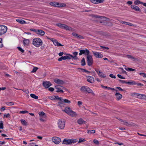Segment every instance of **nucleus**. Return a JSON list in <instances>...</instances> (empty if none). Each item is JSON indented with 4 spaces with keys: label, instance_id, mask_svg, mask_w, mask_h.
Returning <instances> with one entry per match:
<instances>
[{
    "label": "nucleus",
    "instance_id": "f257e3e1",
    "mask_svg": "<svg viewBox=\"0 0 146 146\" xmlns=\"http://www.w3.org/2000/svg\"><path fill=\"white\" fill-rule=\"evenodd\" d=\"M43 43L41 39L38 38H35L33 40V44L36 47H38L42 45Z\"/></svg>",
    "mask_w": 146,
    "mask_h": 146
},
{
    "label": "nucleus",
    "instance_id": "f03ea898",
    "mask_svg": "<svg viewBox=\"0 0 146 146\" xmlns=\"http://www.w3.org/2000/svg\"><path fill=\"white\" fill-rule=\"evenodd\" d=\"M63 111L72 117H75L77 115L76 113L72 110L69 107H66Z\"/></svg>",
    "mask_w": 146,
    "mask_h": 146
},
{
    "label": "nucleus",
    "instance_id": "7ed1b4c3",
    "mask_svg": "<svg viewBox=\"0 0 146 146\" xmlns=\"http://www.w3.org/2000/svg\"><path fill=\"white\" fill-rule=\"evenodd\" d=\"M86 61L88 65L91 66L93 63V59L92 56L89 54L86 56Z\"/></svg>",
    "mask_w": 146,
    "mask_h": 146
},
{
    "label": "nucleus",
    "instance_id": "20e7f679",
    "mask_svg": "<svg viewBox=\"0 0 146 146\" xmlns=\"http://www.w3.org/2000/svg\"><path fill=\"white\" fill-rule=\"evenodd\" d=\"M56 25L60 28L62 29H64L66 30L70 31L71 30L72 28L70 27H69L68 26L66 25L65 24H61V23H58L56 24Z\"/></svg>",
    "mask_w": 146,
    "mask_h": 146
},
{
    "label": "nucleus",
    "instance_id": "39448f33",
    "mask_svg": "<svg viewBox=\"0 0 146 146\" xmlns=\"http://www.w3.org/2000/svg\"><path fill=\"white\" fill-rule=\"evenodd\" d=\"M7 29V27L4 25H0V35L6 33Z\"/></svg>",
    "mask_w": 146,
    "mask_h": 146
},
{
    "label": "nucleus",
    "instance_id": "423d86ee",
    "mask_svg": "<svg viewBox=\"0 0 146 146\" xmlns=\"http://www.w3.org/2000/svg\"><path fill=\"white\" fill-rule=\"evenodd\" d=\"M58 127L60 129H63L65 126V122L64 121H62L61 119H59L58 123Z\"/></svg>",
    "mask_w": 146,
    "mask_h": 146
},
{
    "label": "nucleus",
    "instance_id": "0eeeda50",
    "mask_svg": "<svg viewBox=\"0 0 146 146\" xmlns=\"http://www.w3.org/2000/svg\"><path fill=\"white\" fill-rule=\"evenodd\" d=\"M79 55H81L83 54L86 55V56L89 54L90 51L88 49L81 50H80Z\"/></svg>",
    "mask_w": 146,
    "mask_h": 146
},
{
    "label": "nucleus",
    "instance_id": "6e6552de",
    "mask_svg": "<svg viewBox=\"0 0 146 146\" xmlns=\"http://www.w3.org/2000/svg\"><path fill=\"white\" fill-rule=\"evenodd\" d=\"M52 141L56 144H58L60 142L61 139L58 137H54L52 139Z\"/></svg>",
    "mask_w": 146,
    "mask_h": 146
},
{
    "label": "nucleus",
    "instance_id": "1a4fd4ad",
    "mask_svg": "<svg viewBox=\"0 0 146 146\" xmlns=\"http://www.w3.org/2000/svg\"><path fill=\"white\" fill-rule=\"evenodd\" d=\"M92 52L96 58H101L103 57L102 54L100 52L94 51H93Z\"/></svg>",
    "mask_w": 146,
    "mask_h": 146
},
{
    "label": "nucleus",
    "instance_id": "9d476101",
    "mask_svg": "<svg viewBox=\"0 0 146 146\" xmlns=\"http://www.w3.org/2000/svg\"><path fill=\"white\" fill-rule=\"evenodd\" d=\"M95 70L100 77L102 78H104L106 77V74L101 72L100 70L98 69H95Z\"/></svg>",
    "mask_w": 146,
    "mask_h": 146
},
{
    "label": "nucleus",
    "instance_id": "9b49d317",
    "mask_svg": "<svg viewBox=\"0 0 146 146\" xmlns=\"http://www.w3.org/2000/svg\"><path fill=\"white\" fill-rule=\"evenodd\" d=\"M42 85L44 87L46 88H47L51 86L52 84L49 82L46 81L43 82Z\"/></svg>",
    "mask_w": 146,
    "mask_h": 146
},
{
    "label": "nucleus",
    "instance_id": "f8f14e48",
    "mask_svg": "<svg viewBox=\"0 0 146 146\" xmlns=\"http://www.w3.org/2000/svg\"><path fill=\"white\" fill-rule=\"evenodd\" d=\"M61 87H62V88L64 89V88L62 86H60L59 85H57L55 86V87L56 89L57 90L56 91V92H61V93H63L64 92V91H63L61 89Z\"/></svg>",
    "mask_w": 146,
    "mask_h": 146
},
{
    "label": "nucleus",
    "instance_id": "ddd939ff",
    "mask_svg": "<svg viewBox=\"0 0 146 146\" xmlns=\"http://www.w3.org/2000/svg\"><path fill=\"white\" fill-rule=\"evenodd\" d=\"M54 81L55 83L57 84H63L64 83L63 81L57 78L54 79Z\"/></svg>",
    "mask_w": 146,
    "mask_h": 146
},
{
    "label": "nucleus",
    "instance_id": "4468645a",
    "mask_svg": "<svg viewBox=\"0 0 146 146\" xmlns=\"http://www.w3.org/2000/svg\"><path fill=\"white\" fill-rule=\"evenodd\" d=\"M62 144L66 145L71 144V140L69 139H64Z\"/></svg>",
    "mask_w": 146,
    "mask_h": 146
},
{
    "label": "nucleus",
    "instance_id": "2eb2a0df",
    "mask_svg": "<svg viewBox=\"0 0 146 146\" xmlns=\"http://www.w3.org/2000/svg\"><path fill=\"white\" fill-rule=\"evenodd\" d=\"M72 35L74 36L75 38H77L79 39L84 38V37H83L82 36L76 34L75 33H72Z\"/></svg>",
    "mask_w": 146,
    "mask_h": 146
},
{
    "label": "nucleus",
    "instance_id": "dca6fc26",
    "mask_svg": "<svg viewBox=\"0 0 146 146\" xmlns=\"http://www.w3.org/2000/svg\"><path fill=\"white\" fill-rule=\"evenodd\" d=\"M131 8L134 9L136 11L140 12L141 11V10L139 7L135 5H131Z\"/></svg>",
    "mask_w": 146,
    "mask_h": 146
},
{
    "label": "nucleus",
    "instance_id": "f3484780",
    "mask_svg": "<svg viewBox=\"0 0 146 146\" xmlns=\"http://www.w3.org/2000/svg\"><path fill=\"white\" fill-rule=\"evenodd\" d=\"M88 78L87 80L89 82L91 83H93L94 81V79L93 77L91 76H88L87 77Z\"/></svg>",
    "mask_w": 146,
    "mask_h": 146
},
{
    "label": "nucleus",
    "instance_id": "a211bd4d",
    "mask_svg": "<svg viewBox=\"0 0 146 146\" xmlns=\"http://www.w3.org/2000/svg\"><path fill=\"white\" fill-rule=\"evenodd\" d=\"M56 7H64L66 6V4L62 3H59L57 2Z\"/></svg>",
    "mask_w": 146,
    "mask_h": 146
},
{
    "label": "nucleus",
    "instance_id": "6ab92c4d",
    "mask_svg": "<svg viewBox=\"0 0 146 146\" xmlns=\"http://www.w3.org/2000/svg\"><path fill=\"white\" fill-rule=\"evenodd\" d=\"M90 1L94 4H98L103 3L104 0H90Z\"/></svg>",
    "mask_w": 146,
    "mask_h": 146
},
{
    "label": "nucleus",
    "instance_id": "aec40b11",
    "mask_svg": "<svg viewBox=\"0 0 146 146\" xmlns=\"http://www.w3.org/2000/svg\"><path fill=\"white\" fill-rule=\"evenodd\" d=\"M115 96L116 97L117 100H119L122 97V95L119 93L116 92L115 94Z\"/></svg>",
    "mask_w": 146,
    "mask_h": 146
},
{
    "label": "nucleus",
    "instance_id": "412c9836",
    "mask_svg": "<svg viewBox=\"0 0 146 146\" xmlns=\"http://www.w3.org/2000/svg\"><path fill=\"white\" fill-rule=\"evenodd\" d=\"M23 44L25 46H27L29 43V39H26L25 38H23Z\"/></svg>",
    "mask_w": 146,
    "mask_h": 146
},
{
    "label": "nucleus",
    "instance_id": "4be33fe9",
    "mask_svg": "<svg viewBox=\"0 0 146 146\" xmlns=\"http://www.w3.org/2000/svg\"><path fill=\"white\" fill-rule=\"evenodd\" d=\"M137 97L141 99L146 100V95L144 94H137Z\"/></svg>",
    "mask_w": 146,
    "mask_h": 146
},
{
    "label": "nucleus",
    "instance_id": "5701e85b",
    "mask_svg": "<svg viewBox=\"0 0 146 146\" xmlns=\"http://www.w3.org/2000/svg\"><path fill=\"white\" fill-rule=\"evenodd\" d=\"M53 43L56 46H64L60 43H59L58 41L56 39V40H54V41H53Z\"/></svg>",
    "mask_w": 146,
    "mask_h": 146
},
{
    "label": "nucleus",
    "instance_id": "b1692460",
    "mask_svg": "<svg viewBox=\"0 0 146 146\" xmlns=\"http://www.w3.org/2000/svg\"><path fill=\"white\" fill-rule=\"evenodd\" d=\"M45 32L44 31L40 30H37L36 33L37 34L41 36H43L45 34Z\"/></svg>",
    "mask_w": 146,
    "mask_h": 146
},
{
    "label": "nucleus",
    "instance_id": "393cba45",
    "mask_svg": "<svg viewBox=\"0 0 146 146\" xmlns=\"http://www.w3.org/2000/svg\"><path fill=\"white\" fill-rule=\"evenodd\" d=\"M74 56L72 55V60H77L78 59V58L76 56L78 54V52H75L73 53Z\"/></svg>",
    "mask_w": 146,
    "mask_h": 146
},
{
    "label": "nucleus",
    "instance_id": "a878e982",
    "mask_svg": "<svg viewBox=\"0 0 146 146\" xmlns=\"http://www.w3.org/2000/svg\"><path fill=\"white\" fill-rule=\"evenodd\" d=\"M77 123L78 124L81 125L84 123H85L86 121L80 118L78 120Z\"/></svg>",
    "mask_w": 146,
    "mask_h": 146
},
{
    "label": "nucleus",
    "instance_id": "bb28decb",
    "mask_svg": "<svg viewBox=\"0 0 146 146\" xmlns=\"http://www.w3.org/2000/svg\"><path fill=\"white\" fill-rule=\"evenodd\" d=\"M16 21L17 22L22 24L26 23V22L24 20L22 19H17L16 20Z\"/></svg>",
    "mask_w": 146,
    "mask_h": 146
},
{
    "label": "nucleus",
    "instance_id": "cd10ccee",
    "mask_svg": "<svg viewBox=\"0 0 146 146\" xmlns=\"http://www.w3.org/2000/svg\"><path fill=\"white\" fill-rule=\"evenodd\" d=\"M66 60H70L71 58L72 59V55L70 54H66V55L65 56Z\"/></svg>",
    "mask_w": 146,
    "mask_h": 146
},
{
    "label": "nucleus",
    "instance_id": "c85d7f7f",
    "mask_svg": "<svg viewBox=\"0 0 146 146\" xmlns=\"http://www.w3.org/2000/svg\"><path fill=\"white\" fill-rule=\"evenodd\" d=\"M87 88V89L86 92H88L89 93H91L93 95H95L94 93L93 92L91 89L88 87V88Z\"/></svg>",
    "mask_w": 146,
    "mask_h": 146
},
{
    "label": "nucleus",
    "instance_id": "c756f323",
    "mask_svg": "<svg viewBox=\"0 0 146 146\" xmlns=\"http://www.w3.org/2000/svg\"><path fill=\"white\" fill-rule=\"evenodd\" d=\"M122 122L123 124L127 126H129V125H132V123H128V122L126 121L125 120H123V121H122Z\"/></svg>",
    "mask_w": 146,
    "mask_h": 146
},
{
    "label": "nucleus",
    "instance_id": "7c9ffc66",
    "mask_svg": "<svg viewBox=\"0 0 146 146\" xmlns=\"http://www.w3.org/2000/svg\"><path fill=\"white\" fill-rule=\"evenodd\" d=\"M60 101V102H58L57 105V106H59L61 107H62L63 105V102L62 101V99Z\"/></svg>",
    "mask_w": 146,
    "mask_h": 146
},
{
    "label": "nucleus",
    "instance_id": "2f4dec72",
    "mask_svg": "<svg viewBox=\"0 0 146 146\" xmlns=\"http://www.w3.org/2000/svg\"><path fill=\"white\" fill-rule=\"evenodd\" d=\"M39 115L40 117H46V115L45 113L43 111H41L39 112Z\"/></svg>",
    "mask_w": 146,
    "mask_h": 146
},
{
    "label": "nucleus",
    "instance_id": "473e14b6",
    "mask_svg": "<svg viewBox=\"0 0 146 146\" xmlns=\"http://www.w3.org/2000/svg\"><path fill=\"white\" fill-rule=\"evenodd\" d=\"M92 17L93 18H99L101 19H102V18H104V17L100 16L98 15H92Z\"/></svg>",
    "mask_w": 146,
    "mask_h": 146
},
{
    "label": "nucleus",
    "instance_id": "72a5a7b5",
    "mask_svg": "<svg viewBox=\"0 0 146 146\" xmlns=\"http://www.w3.org/2000/svg\"><path fill=\"white\" fill-rule=\"evenodd\" d=\"M127 58H130L132 60L134 61H135L137 60V58H135L133 56H132L129 55H127Z\"/></svg>",
    "mask_w": 146,
    "mask_h": 146
},
{
    "label": "nucleus",
    "instance_id": "f704fd0d",
    "mask_svg": "<svg viewBox=\"0 0 146 146\" xmlns=\"http://www.w3.org/2000/svg\"><path fill=\"white\" fill-rule=\"evenodd\" d=\"M50 5H51L52 6H53L54 7H56V4L57 2H50L49 3Z\"/></svg>",
    "mask_w": 146,
    "mask_h": 146
},
{
    "label": "nucleus",
    "instance_id": "c9c22d12",
    "mask_svg": "<svg viewBox=\"0 0 146 146\" xmlns=\"http://www.w3.org/2000/svg\"><path fill=\"white\" fill-rule=\"evenodd\" d=\"M81 65L82 66H84L86 65V62L84 58H83L81 60Z\"/></svg>",
    "mask_w": 146,
    "mask_h": 146
},
{
    "label": "nucleus",
    "instance_id": "e433bc0d",
    "mask_svg": "<svg viewBox=\"0 0 146 146\" xmlns=\"http://www.w3.org/2000/svg\"><path fill=\"white\" fill-rule=\"evenodd\" d=\"M88 87L87 86H83L81 88L80 90L81 91H85L86 92L87 89V88H88Z\"/></svg>",
    "mask_w": 146,
    "mask_h": 146
},
{
    "label": "nucleus",
    "instance_id": "4c0bfd02",
    "mask_svg": "<svg viewBox=\"0 0 146 146\" xmlns=\"http://www.w3.org/2000/svg\"><path fill=\"white\" fill-rule=\"evenodd\" d=\"M126 84H128L130 85H135V81L131 80L130 82H127Z\"/></svg>",
    "mask_w": 146,
    "mask_h": 146
},
{
    "label": "nucleus",
    "instance_id": "58836bf2",
    "mask_svg": "<svg viewBox=\"0 0 146 146\" xmlns=\"http://www.w3.org/2000/svg\"><path fill=\"white\" fill-rule=\"evenodd\" d=\"M30 96L33 98L35 99H37L38 98V97L36 96L34 94H30Z\"/></svg>",
    "mask_w": 146,
    "mask_h": 146
},
{
    "label": "nucleus",
    "instance_id": "ea45409f",
    "mask_svg": "<svg viewBox=\"0 0 146 146\" xmlns=\"http://www.w3.org/2000/svg\"><path fill=\"white\" fill-rule=\"evenodd\" d=\"M142 2H141L139 0H137L134 1V3L135 5H138L140 4H142Z\"/></svg>",
    "mask_w": 146,
    "mask_h": 146
},
{
    "label": "nucleus",
    "instance_id": "a19ab883",
    "mask_svg": "<svg viewBox=\"0 0 146 146\" xmlns=\"http://www.w3.org/2000/svg\"><path fill=\"white\" fill-rule=\"evenodd\" d=\"M21 121L22 123L24 125H27V123L25 120H23V119L21 120Z\"/></svg>",
    "mask_w": 146,
    "mask_h": 146
},
{
    "label": "nucleus",
    "instance_id": "79ce46f5",
    "mask_svg": "<svg viewBox=\"0 0 146 146\" xmlns=\"http://www.w3.org/2000/svg\"><path fill=\"white\" fill-rule=\"evenodd\" d=\"M62 101H63V103L69 104L71 102L70 100L66 99H62Z\"/></svg>",
    "mask_w": 146,
    "mask_h": 146
},
{
    "label": "nucleus",
    "instance_id": "37998d69",
    "mask_svg": "<svg viewBox=\"0 0 146 146\" xmlns=\"http://www.w3.org/2000/svg\"><path fill=\"white\" fill-rule=\"evenodd\" d=\"M62 60H66V59H65V56H62L60 58H59L58 59V60L59 61H61Z\"/></svg>",
    "mask_w": 146,
    "mask_h": 146
},
{
    "label": "nucleus",
    "instance_id": "c03bdc74",
    "mask_svg": "<svg viewBox=\"0 0 146 146\" xmlns=\"http://www.w3.org/2000/svg\"><path fill=\"white\" fill-rule=\"evenodd\" d=\"M6 104L8 106H11L14 104V103L12 102H7Z\"/></svg>",
    "mask_w": 146,
    "mask_h": 146
},
{
    "label": "nucleus",
    "instance_id": "a18cd8bd",
    "mask_svg": "<svg viewBox=\"0 0 146 146\" xmlns=\"http://www.w3.org/2000/svg\"><path fill=\"white\" fill-rule=\"evenodd\" d=\"M71 140V144L72 143H74L76 142L77 141H78V140L77 139H70Z\"/></svg>",
    "mask_w": 146,
    "mask_h": 146
},
{
    "label": "nucleus",
    "instance_id": "49530a36",
    "mask_svg": "<svg viewBox=\"0 0 146 146\" xmlns=\"http://www.w3.org/2000/svg\"><path fill=\"white\" fill-rule=\"evenodd\" d=\"M38 68L37 67H34L33 70L31 72L34 73L36 72L37 70L38 69Z\"/></svg>",
    "mask_w": 146,
    "mask_h": 146
},
{
    "label": "nucleus",
    "instance_id": "de8ad7c7",
    "mask_svg": "<svg viewBox=\"0 0 146 146\" xmlns=\"http://www.w3.org/2000/svg\"><path fill=\"white\" fill-rule=\"evenodd\" d=\"M90 132L91 133H94L95 132V130L93 129L91 131L88 130L87 131V133H88Z\"/></svg>",
    "mask_w": 146,
    "mask_h": 146
},
{
    "label": "nucleus",
    "instance_id": "09e8293b",
    "mask_svg": "<svg viewBox=\"0 0 146 146\" xmlns=\"http://www.w3.org/2000/svg\"><path fill=\"white\" fill-rule=\"evenodd\" d=\"M55 100H62V98L61 97H59L58 96H54Z\"/></svg>",
    "mask_w": 146,
    "mask_h": 146
},
{
    "label": "nucleus",
    "instance_id": "8fccbe9b",
    "mask_svg": "<svg viewBox=\"0 0 146 146\" xmlns=\"http://www.w3.org/2000/svg\"><path fill=\"white\" fill-rule=\"evenodd\" d=\"M139 94L138 93H131V96H133L134 97H137V94Z\"/></svg>",
    "mask_w": 146,
    "mask_h": 146
},
{
    "label": "nucleus",
    "instance_id": "3c124183",
    "mask_svg": "<svg viewBox=\"0 0 146 146\" xmlns=\"http://www.w3.org/2000/svg\"><path fill=\"white\" fill-rule=\"evenodd\" d=\"M119 69H121V70H122V73L125 74H126V75H127V72H126L123 69V68H119Z\"/></svg>",
    "mask_w": 146,
    "mask_h": 146
},
{
    "label": "nucleus",
    "instance_id": "603ef678",
    "mask_svg": "<svg viewBox=\"0 0 146 146\" xmlns=\"http://www.w3.org/2000/svg\"><path fill=\"white\" fill-rule=\"evenodd\" d=\"M17 48L22 53H23L24 52V50L22 49L20 47L18 46L17 47Z\"/></svg>",
    "mask_w": 146,
    "mask_h": 146
},
{
    "label": "nucleus",
    "instance_id": "864d4df0",
    "mask_svg": "<svg viewBox=\"0 0 146 146\" xmlns=\"http://www.w3.org/2000/svg\"><path fill=\"white\" fill-rule=\"evenodd\" d=\"M3 121H0V129H3Z\"/></svg>",
    "mask_w": 146,
    "mask_h": 146
},
{
    "label": "nucleus",
    "instance_id": "5fc2aeb1",
    "mask_svg": "<svg viewBox=\"0 0 146 146\" xmlns=\"http://www.w3.org/2000/svg\"><path fill=\"white\" fill-rule=\"evenodd\" d=\"M86 140H85V139H83L82 138H80L79 139L78 143H80L81 142H84Z\"/></svg>",
    "mask_w": 146,
    "mask_h": 146
},
{
    "label": "nucleus",
    "instance_id": "6e6d98bb",
    "mask_svg": "<svg viewBox=\"0 0 146 146\" xmlns=\"http://www.w3.org/2000/svg\"><path fill=\"white\" fill-rule=\"evenodd\" d=\"M139 74L140 75L142 76L143 77L146 78V74L144 73H139Z\"/></svg>",
    "mask_w": 146,
    "mask_h": 146
},
{
    "label": "nucleus",
    "instance_id": "4d7b16f0",
    "mask_svg": "<svg viewBox=\"0 0 146 146\" xmlns=\"http://www.w3.org/2000/svg\"><path fill=\"white\" fill-rule=\"evenodd\" d=\"M107 88L106 89H107L108 90H115V91L116 92H117L118 91L117 90H115L114 88H111L109 87H106Z\"/></svg>",
    "mask_w": 146,
    "mask_h": 146
},
{
    "label": "nucleus",
    "instance_id": "13d9d810",
    "mask_svg": "<svg viewBox=\"0 0 146 146\" xmlns=\"http://www.w3.org/2000/svg\"><path fill=\"white\" fill-rule=\"evenodd\" d=\"M93 142L96 144L98 145L99 144L98 141L96 139H94L93 141Z\"/></svg>",
    "mask_w": 146,
    "mask_h": 146
},
{
    "label": "nucleus",
    "instance_id": "bf43d9fd",
    "mask_svg": "<svg viewBox=\"0 0 146 146\" xmlns=\"http://www.w3.org/2000/svg\"><path fill=\"white\" fill-rule=\"evenodd\" d=\"M21 90L23 91L26 94H28L29 93V91L28 90H27L25 89Z\"/></svg>",
    "mask_w": 146,
    "mask_h": 146
},
{
    "label": "nucleus",
    "instance_id": "052dcab7",
    "mask_svg": "<svg viewBox=\"0 0 146 146\" xmlns=\"http://www.w3.org/2000/svg\"><path fill=\"white\" fill-rule=\"evenodd\" d=\"M116 88L118 90H119L121 91H125V90H123L122 88H121V87H116Z\"/></svg>",
    "mask_w": 146,
    "mask_h": 146
},
{
    "label": "nucleus",
    "instance_id": "680f3d73",
    "mask_svg": "<svg viewBox=\"0 0 146 146\" xmlns=\"http://www.w3.org/2000/svg\"><path fill=\"white\" fill-rule=\"evenodd\" d=\"M2 40V39L1 38H0V48H2L3 47Z\"/></svg>",
    "mask_w": 146,
    "mask_h": 146
},
{
    "label": "nucleus",
    "instance_id": "e2e57ef3",
    "mask_svg": "<svg viewBox=\"0 0 146 146\" xmlns=\"http://www.w3.org/2000/svg\"><path fill=\"white\" fill-rule=\"evenodd\" d=\"M48 98L51 100H55L54 96H51L48 97Z\"/></svg>",
    "mask_w": 146,
    "mask_h": 146
},
{
    "label": "nucleus",
    "instance_id": "0e129e2a",
    "mask_svg": "<svg viewBox=\"0 0 146 146\" xmlns=\"http://www.w3.org/2000/svg\"><path fill=\"white\" fill-rule=\"evenodd\" d=\"M20 113L22 114H25L26 113H28V111L27 110L21 111L20 112Z\"/></svg>",
    "mask_w": 146,
    "mask_h": 146
},
{
    "label": "nucleus",
    "instance_id": "69168bd1",
    "mask_svg": "<svg viewBox=\"0 0 146 146\" xmlns=\"http://www.w3.org/2000/svg\"><path fill=\"white\" fill-rule=\"evenodd\" d=\"M117 76L119 78L122 79H125V78L123 76H122L121 75L119 74H117Z\"/></svg>",
    "mask_w": 146,
    "mask_h": 146
},
{
    "label": "nucleus",
    "instance_id": "338daca9",
    "mask_svg": "<svg viewBox=\"0 0 146 146\" xmlns=\"http://www.w3.org/2000/svg\"><path fill=\"white\" fill-rule=\"evenodd\" d=\"M100 47H101V48H102V49H106L107 50L109 49V48L107 47L104 46H100Z\"/></svg>",
    "mask_w": 146,
    "mask_h": 146
},
{
    "label": "nucleus",
    "instance_id": "774afa93",
    "mask_svg": "<svg viewBox=\"0 0 146 146\" xmlns=\"http://www.w3.org/2000/svg\"><path fill=\"white\" fill-rule=\"evenodd\" d=\"M110 76L111 78H115L116 77L115 75H113V74H111L109 75Z\"/></svg>",
    "mask_w": 146,
    "mask_h": 146
}]
</instances>
